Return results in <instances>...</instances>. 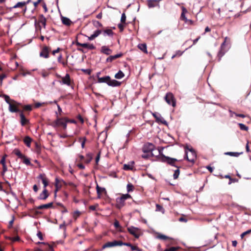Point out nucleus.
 <instances>
[{
    "mask_svg": "<svg viewBox=\"0 0 251 251\" xmlns=\"http://www.w3.org/2000/svg\"><path fill=\"white\" fill-rule=\"evenodd\" d=\"M57 118L52 123L51 126L54 127L62 126L64 129L67 128V123L69 121L66 118H59L58 117L57 113H56Z\"/></svg>",
    "mask_w": 251,
    "mask_h": 251,
    "instance_id": "f257e3e1",
    "label": "nucleus"
},
{
    "mask_svg": "<svg viewBox=\"0 0 251 251\" xmlns=\"http://www.w3.org/2000/svg\"><path fill=\"white\" fill-rule=\"evenodd\" d=\"M189 153L186 151H185V158L188 161L191 162H194L196 158V152L192 149H189Z\"/></svg>",
    "mask_w": 251,
    "mask_h": 251,
    "instance_id": "f03ea898",
    "label": "nucleus"
},
{
    "mask_svg": "<svg viewBox=\"0 0 251 251\" xmlns=\"http://www.w3.org/2000/svg\"><path fill=\"white\" fill-rule=\"evenodd\" d=\"M230 42V39L227 37H226L225 38V41L222 44L221 46V50L218 52V56L219 57V60L221 59V57L224 55L226 51V50L225 49V47L226 45V43H229Z\"/></svg>",
    "mask_w": 251,
    "mask_h": 251,
    "instance_id": "7ed1b4c3",
    "label": "nucleus"
},
{
    "mask_svg": "<svg viewBox=\"0 0 251 251\" xmlns=\"http://www.w3.org/2000/svg\"><path fill=\"white\" fill-rule=\"evenodd\" d=\"M160 158L162 162H167L168 164L173 166H176L175 165V162L177 161L176 159L166 156L163 154L161 155Z\"/></svg>",
    "mask_w": 251,
    "mask_h": 251,
    "instance_id": "20e7f679",
    "label": "nucleus"
},
{
    "mask_svg": "<svg viewBox=\"0 0 251 251\" xmlns=\"http://www.w3.org/2000/svg\"><path fill=\"white\" fill-rule=\"evenodd\" d=\"M165 100L168 104L171 105L173 107L176 106V101L172 93H167L165 97Z\"/></svg>",
    "mask_w": 251,
    "mask_h": 251,
    "instance_id": "39448f33",
    "label": "nucleus"
},
{
    "mask_svg": "<svg viewBox=\"0 0 251 251\" xmlns=\"http://www.w3.org/2000/svg\"><path fill=\"white\" fill-rule=\"evenodd\" d=\"M128 232L136 238H138L140 235V229L138 227L131 226L127 228Z\"/></svg>",
    "mask_w": 251,
    "mask_h": 251,
    "instance_id": "423d86ee",
    "label": "nucleus"
},
{
    "mask_svg": "<svg viewBox=\"0 0 251 251\" xmlns=\"http://www.w3.org/2000/svg\"><path fill=\"white\" fill-rule=\"evenodd\" d=\"M154 145L150 143H146L143 147V151L144 153H149L152 152L154 149Z\"/></svg>",
    "mask_w": 251,
    "mask_h": 251,
    "instance_id": "0eeeda50",
    "label": "nucleus"
},
{
    "mask_svg": "<svg viewBox=\"0 0 251 251\" xmlns=\"http://www.w3.org/2000/svg\"><path fill=\"white\" fill-rule=\"evenodd\" d=\"M130 198H131V196L128 194H123L121 197L118 198L116 199V201L120 206L122 207L124 205L125 201Z\"/></svg>",
    "mask_w": 251,
    "mask_h": 251,
    "instance_id": "6e6552de",
    "label": "nucleus"
},
{
    "mask_svg": "<svg viewBox=\"0 0 251 251\" xmlns=\"http://www.w3.org/2000/svg\"><path fill=\"white\" fill-rule=\"evenodd\" d=\"M152 115L155 119L156 122L158 123H161L164 125H167L166 121L158 113H152Z\"/></svg>",
    "mask_w": 251,
    "mask_h": 251,
    "instance_id": "1a4fd4ad",
    "label": "nucleus"
},
{
    "mask_svg": "<svg viewBox=\"0 0 251 251\" xmlns=\"http://www.w3.org/2000/svg\"><path fill=\"white\" fill-rule=\"evenodd\" d=\"M60 183H63L65 184H66L65 182L63 179H59L57 177H56L55 180V186L56 188L54 191L55 196H56V194L58 190L61 187V185L60 184Z\"/></svg>",
    "mask_w": 251,
    "mask_h": 251,
    "instance_id": "9d476101",
    "label": "nucleus"
},
{
    "mask_svg": "<svg viewBox=\"0 0 251 251\" xmlns=\"http://www.w3.org/2000/svg\"><path fill=\"white\" fill-rule=\"evenodd\" d=\"M62 81L60 82L62 84H65L68 86L71 85L70 77L68 74H66L65 76L61 77Z\"/></svg>",
    "mask_w": 251,
    "mask_h": 251,
    "instance_id": "9b49d317",
    "label": "nucleus"
},
{
    "mask_svg": "<svg viewBox=\"0 0 251 251\" xmlns=\"http://www.w3.org/2000/svg\"><path fill=\"white\" fill-rule=\"evenodd\" d=\"M49 48L47 47H44L40 53V56L45 58H48L49 57Z\"/></svg>",
    "mask_w": 251,
    "mask_h": 251,
    "instance_id": "f8f14e48",
    "label": "nucleus"
},
{
    "mask_svg": "<svg viewBox=\"0 0 251 251\" xmlns=\"http://www.w3.org/2000/svg\"><path fill=\"white\" fill-rule=\"evenodd\" d=\"M49 195L47 189H44L42 193L40 194L38 199L39 200H45L49 197Z\"/></svg>",
    "mask_w": 251,
    "mask_h": 251,
    "instance_id": "ddd939ff",
    "label": "nucleus"
},
{
    "mask_svg": "<svg viewBox=\"0 0 251 251\" xmlns=\"http://www.w3.org/2000/svg\"><path fill=\"white\" fill-rule=\"evenodd\" d=\"M100 51L101 53L106 55H109L112 52V50L108 47L105 46H103L101 47Z\"/></svg>",
    "mask_w": 251,
    "mask_h": 251,
    "instance_id": "4468645a",
    "label": "nucleus"
},
{
    "mask_svg": "<svg viewBox=\"0 0 251 251\" xmlns=\"http://www.w3.org/2000/svg\"><path fill=\"white\" fill-rule=\"evenodd\" d=\"M121 83L120 82L115 79H111L110 78L109 80L108 81V82L107 83V85L108 86L112 87L119 86L121 85Z\"/></svg>",
    "mask_w": 251,
    "mask_h": 251,
    "instance_id": "2eb2a0df",
    "label": "nucleus"
},
{
    "mask_svg": "<svg viewBox=\"0 0 251 251\" xmlns=\"http://www.w3.org/2000/svg\"><path fill=\"white\" fill-rule=\"evenodd\" d=\"M115 246H117V241L114 240L112 242H108L103 245L102 249H105L107 248H110Z\"/></svg>",
    "mask_w": 251,
    "mask_h": 251,
    "instance_id": "dca6fc26",
    "label": "nucleus"
},
{
    "mask_svg": "<svg viewBox=\"0 0 251 251\" xmlns=\"http://www.w3.org/2000/svg\"><path fill=\"white\" fill-rule=\"evenodd\" d=\"M122 55H123V54L122 53H120L114 55H111V56H109L108 58H107L106 61L107 62H111L113 61L114 60H115L118 58L121 57Z\"/></svg>",
    "mask_w": 251,
    "mask_h": 251,
    "instance_id": "f3484780",
    "label": "nucleus"
},
{
    "mask_svg": "<svg viewBox=\"0 0 251 251\" xmlns=\"http://www.w3.org/2000/svg\"><path fill=\"white\" fill-rule=\"evenodd\" d=\"M109 79L110 76L108 75L101 77H99L98 78V82L99 83H106L107 84Z\"/></svg>",
    "mask_w": 251,
    "mask_h": 251,
    "instance_id": "a211bd4d",
    "label": "nucleus"
},
{
    "mask_svg": "<svg viewBox=\"0 0 251 251\" xmlns=\"http://www.w3.org/2000/svg\"><path fill=\"white\" fill-rule=\"evenodd\" d=\"M53 202H51L47 204L40 205L37 207L38 209H48L52 206Z\"/></svg>",
    "mask_w": 251,
    "mask_h": 251,
    "instance_id": "6ab92c4d",
    "label": "nucleus"
},
{
    "mask_svg": "<svg viewBox=\"0 0 251 251\" xmlns=\"http://www.w3.org/2000/svg\"><path fill=\"white\" fill-rule=\"evenodd\" d=\"M38 22L39 24H41V25L45 28L46 25V19L43 15L40 16Z\"/></svg>",
    "mask_w": 251,
    "mask_h": 251,
    "instance_id": "aec40b11",
    "label": "nucleus"
},
{
    "mask_svg": "<svg viewBox=\"0 0 251 251\" xmlns=\"http://www.w3.org/2000/svg\"><path fill=\"white\" fill-rule=\"evenodd\" d=\"M61 20H62V23L64 25H68V26L70 25L72 23V21L70 20V19H69L67 17H62Z\"/></svg>",
    "mask_w": 251,
    "mask_h": 251,
    "instance_id": "412c9836",
    "label": "nucleus"
},
{
    "mask_svg": "<svg viewBox=\"0 0 251 251\" xmlns=\"http://www.w3.org/2000/svg\"><path fill=\"white\" fill-rule=\"evenodd\" d=\"M138 48L140 50H141L144 53H148V50H147V45H146V44H145V43L139 44L138 45Z\"/></svg>",
    "mask_w": 251,
    "mask_h": 251,
    "instance_id": "4be33fe9",
    "label": "nucleus"
},
{
    "mask_svg": "<svg viewBox=\"0 0 251 251\" xmlns=\"http://www.w3.org/2000/svg\"><path fill=\"white\" fill-rule=\"evenodd\" d=\"M82 47L88 50H94L96 49V47L93 44L89 43H83Z\"/></svg>",
    "mask_w": 251,
    "mask_h": 251,
    "instance_id": "5701e85b",
    "label": "nucleus"
},
{
    "mask_svg": "<svg viewBox=\"0 0 251 251\" xmlns=\"http://www.w3.org/2000/svg\"><path fill=\"white\" fill-rule=\"evenodd\" d=\"M29 2V0H28L27 2H18L16 5L13 6L14 8H18V7H22L24 6L27 3Z\"/></svg>",
    "mask_w": 251,
    "mask_h": 251,
    "instance_id": "b1692460",
    "label": "nucleus"
},
{
    "mask_svg": "<svg viewBox=\"0 0 251 251\" xmlns=\"http://www.w3.org/2000/svg\"><path fill=\"white\" fill-rule=\"evenodd\" d=\"M9 110L11 112H17L19 111L18 109L16 106L12 104L11 103L9 104Z\"/></svg>",
    "mask_w": 251,
    "mask_h": 251,
    "instance_id": "393cba45",
    "label": "nucleus"
},
{
    "mask_svg": "<svg viewBox=\"0 0 251 251\" xmlns=\"http://www.w3.org/2000/svg\"><path fill=\"white\" fill-rule=\"evenodd\" d=\"M24 142L28 147H30L31 139L29 136H26L24 140Z\"/></svg>",
    "mask_w": 251,
    "mask_h": 251,
    "instance_id": "a878e982",
    "label": "nucleus"
},
{
    "mask_svg": "<svg viewBox=\"0 0 251 251\" xmlns=\"http://www.w3.org/2000/svg\"><path fill=\"white\" fill-rule=\"evenodd\" d=\"M20 118H21V125L22 126H24L26 124V123L27 122V121L26 119L25 116H24V115L23 113H21L20 114Z\"/></svg>",
    "mask_w": 251,
    "mask_h": 251,
    "instance_id": "bb28decb",
    "label": "nucleus"
},
{
    "mask_svg": "<svg viewBox=\"0 0 251 251\" xmlns=\"http://www.w3.org/2000/svg\"><path fill=\"white\" fill-rule=\"evenodd\" d=\"M133 162L131 164H125L124 166V169L125 170H131L133 168Z\"/></svg>",
    "mask_w": 251,
    "mask_h": 251,
    "instance_id": "cd10ccee",
    "label": "nucleus"
},
{
    "mask_svg": "<svg viewBox=\"0 0 251 251\" xmlns=\"http://www.w3.org/2000/svg\"><path fill=\"white\" fill-rule=\"evenodd\" d=\"M103 33L104 36L108 35L109 36H111L113 34V32L112 31V30L111 29H108L104 30L103 31Z\"/></svg>",
    "mask_w": 251,
    "mask_h": 251,
    "instance_id": "c85d7f7f",
    "label": "nucleus"
},
{
    "mask_svg": "<svg viewBox=\"0 0 251 251\" xmlns=\"http://www.w3.org/2000/svg\"><path fill=\"white\" fill-rule=\"evenodd\" d=\"M242 152H227L225 153L226 155H229L232 156L238 157L240 154H242Z\"/></svg>",
    "mask_w": 251,
    "mask_h": 251,
    "instance_id": "c756f323",
    "label": "nucleus"
},
{
    "mask_svg": "<svg viewBox=\"0 0 251 251\" xmlns=\"http://www.w3.org/2000/svg\"><path fill=\"white\" fill-rule=\"evenodd\" d=\"M124 74L121 71H119L115 75V77L117 79H121L124 76Z\"/></svg>",
    "mask_w": 251,
    "mask_h": 251,
    "instance_id": "7c9ffc66",
    "label": "nucleus"
},
{
    "mask_svg": "<svg viewBox=\"0 0 251 251\" xmlns=\"http://www.w3.org/2000/svg\"><path fill=\"white\" fill-rule=\"evenodd\" d=\"M156 211H160L163 214L165 213V210L163 207L158 204H156Z\"/></svg>",
    "mask_w": 251,
    "mask_h": 251,
    "instance_id": "2f4dec72",
    "label": "nucleus"
},
{
    "mask_svg": "<svg viewBox=\"0 0 251 251\" xmlns=\"http://www.w3.org/2000/svg\"><path fill=\"white\" fill-rule=\"evenodd\" d=\"M156 238L163 240H165L170 238V237H169L168 236H167L165 235L160 233L158 234V235L157 236Z\"/></svg>",
    "mask_w": 251,
    "mask_h": 251,
    "instance_id": "473e14b6",
    "label": "nucleus"
},
{
    "mask_svg": "<svg viewBox=\"0 0 251 251\" xmlns=\"http://www.w3.org/2000/svg\"><path fill=\"white\" fill-rule=\"evenodd\" d=\"M97 192L98 193V195H99V197H100V194L104 191L105 190V188L99 187L98 185L97 186Z\"/></svg>",
    "mask_w": 251,
    "mask_h": 251,
    "instance_id": "72a5a7b5",
    "label": "nucleus"
},
{
    "mask_svg": "<svg viewBox=\"0 0 251 251\" xmlns=\"http://www.w3.org/2000/svg\"><path fill=\"white\" fill-rule=\"evenodd\" d=\"M14 152L15 154L20 158L25 157V155H23L19 150H15Z\"/></svg>",
    "mask_w": 251,
    "mask_h": 251,
    "instance_id": "f704fd0d",
    "label": "nucleus"
},
{
    "mask_svg": "<svg viewBox=\"0 0 251 251\" xmlns=\"http://www.w3.org/2000/svg\"><path fill=\"white\" fill-rule=\"evenodd\" d=\"M177 169L175 171L174 174L173 175V177L174 179H176L178 178L179 175V170L177 166H176Z\"/></svg>",
    "mask_w": 251,
    "mask_h": 251,
    "instance_id": "c9c22d12",
    "label": "nucleus"
},
{
    "mask_svg": "<svg viewBox=\"0 0 251 251\" xmlns=\"http://www.w3.org/2000/svg\"><path fill=\"white\" fill-rule=\"evenodd\" d=\"M238 125L239 126L241 130L247 131L248 129V127L246 125H245L243 124L239 123L238 124Z\"/></svg>",
    "mask_w": 251,
    "mask_h": 251,
    "instance_id": "e433bc0d",
    "label": "nucleus"
},
{
    "mask_svg": "<svg viewBox=\"0 0 251 251\" xmlns=\"http://www.w3.org/2000/svg\"><path fill=\"white\" fill-rule=\"evenodd\" d=\"M126 188H127V191L128 192H131L133 190V185L130 183H128L127 185Z\"/></svg>",
    "mask_w": 251,
    "mask_h": 251,
    "instance_id": "4c0bfd02",
    "label": "nucleus"
},
{
    "mask_svg": "<svg viewBox=\"0 0 251 251\" xmlns=\"http://www.w3.org/2000/svg\"><path fill=\"white\" fill-rule=\"evenodd\" d=\"M23 158L24 159V160H23L24 163H25L26 165H28V166L32 165V164L28 158H26L25 156V157H24Z\"/></svg>",
    "mask_w": 251,
    "mask_h": 251,
    "instance_id": "58836bf2",
    "label": "nucleus"
},
{
    "mask_svg": "<svg viewBox=\"0 0 251 251\" xmlns=\"http://www.w3.org/2000/svg\"><path fill=\"white\" fill-rule=\"evenodd\" d=\"M101 33V30L98 29L95 30L92 34L95 38L97 37Z\"/></svg>",
    "mask_w": 251,
    "mask_h": 251,
    "instance_id": "ea45409f",
    "label": "nucleus"
},
{
    "mask_svg": "<svg viewBox=\"0 0 251 251\" xmlns=\"http://www.w3.org/2000/svg\"><path fill=\"white\" fill-rule=\"evenodd\" d=\"M87 156L88 157V158L85 160V162L87 164H88L90 163V162L91 161L92 159V155L91 154H88Z\"/></svg>",
    "mask_w": 251,
    "mask_h": 251,
    "instance_id": "a19ab883",
    "label": "nucleus"
},
{
    "mask_svg": "<svg viewBox=\"0 0 251 251\" xmlns=\"http://www.w3.org/2000/svg\"><path fill=\"white\" fill-rule=\"evenodd\" d=\"M42 183L44 184V189H46V187L48 185V181L47 178H44L43 179V180H42Z\"/></svg>",
    "mask_w": 251,
    "mask_h": 251,
    "instance_id": "79ce46f5",
    "label": "nucleus"
},
{
    "mask_svg": "<svg viewBox=\"0 0 251 251\" xmlns=\"http://www.w3.org/2000/svg\"><path fill=\"white\" fill-rule=\"evenodd\" d=\"M126 20V16L125 13H123L121 16V22L122 23H125Z\"/></svg>",
    "mask_w": 251,
    "mask_h": 251,
    "instance_id": "37998d69",
    "label": "nucleus"
},
{
    "mask_svg": "<svg viewBox=\"0 0 251 251\" xmlns=\"http://www.w3.org/2000/svg\"><path fill=\"white\" fill-rule=\"evenodd\" d=\"M24 109L26 111H31L32 110V106L31 105H26L24 106Z\"/></svg>",
    "mask_w": 251,
    "mask_h": 251,
    "instance_id": "c03bdc74",
    "label": "nucleus"
},
{
    "mask_svg": "<svg viewBox=\"0 0 251 251\" xmlns=\"http://www.w3.org/2000/svg\"><path fill=\"white\" fill-rule=\"evenodd\" d=\"M250 233H251V229H249V230H247L246 231L242 233L241 235V237L242 238H243L244 236H245L246 235L249 234Z\"/></svg>",
    "mask_w": 251,
    "mask_h": 251,
    "instance_id": "a18cd8bd",
    "label": "nucleus"
},
{
    "mask_svg": "<svg viewBox=\"0 0 251 251\" xmlns=\"http://www.w3.org/2000/svg\"><path fill=\"white\" fill-rule=\"evenodd\" d=\"M4 99L5 101L8 104H10V97L7 95H4Z\"/></svg>",
    "mask_w": 251,
    "mask_h": 251,
    "instance_id": "49530a36",
    "label": "nucleus"
},
{
    "mask_svg": "<svg viewBox=\"0 0 251 251\" xmlns=\"http://www.w3.org/2000/svg\"><path fill=\"white\" fill-rule=\"evenodd\" d=\"M94 25L96 27H101L102 26V24L99 21H95L94 22Z\"/></svg>",
    "mask_w": 251,
    "mask_h": 251,
    "instance_id": "de8ad7c7",
    "label": "nucleus"
},
{
    "mask_svg": "<svg viewBox=\"0 0 251 251\" xmlns=\"http://www.w3.org/2000/svg\"><path fill=\"white\" fill-rule=\"evenodd\" d=\"M6 155L3 156L2 158L1 159V160L0 161V163L2 164V165H5V157Z\"/></svg>",
    "mask_w": 251,
    "mask_h": 251,
    "instance_id": "09e8293b",
    "label": "nucleus"
},
{
    "mask_svg": "<svg viewBox=\"0 0 251 251\" xmlns=\"http://www.w3.org/2000/svg\"><path fill=\"white\" fill-rule=\"evenodd\" d=\"M181 18L184 20L186 23L187 22V21H188V19H187V18L185 16V14H184V13H181Z\"/></svg>",
    "mask_w": 251,
    "mask_h": 251,
    "instance_id": "8fccbe9b",
    "label": "nucleus"
},
{
    "mask_svg": "<svg viewBox=\"0 0 251 251\" xmlns=\"http://www.w3.org/2000/svg\"><path fill=\"white\" fill-rule=\"evenodd\" d=\"M37 236H38V237L41 240H43V236H42V234L41 233V232L40 231H38L37 234Z\"/></svg>",
    "mask_w": 251,
    "mask_h": 251,
    "instance_id": "3c124183",
    "label": "nucleus"
},
{
    "mask_svg": "<svg viewBox=\"0 0 251 251\" xmlns=\"http://www.w3.org/2000/svg\"><path fill=\"white\" fill-rule=\"evenodd\" d=\"M114 226L116 228H119V227H120L119 223L117 220H115V221L114 222Z\"/></svg>",
    "mask_w": 251,
    "mask_h": 251,
    "instance_id": "603ef678",
    "label": "nucleus"
},
{
    "mask_svg": "<svg viewBox=\"0 0 251 251\" xmlns=\"http://www.w3.org/2000/svg\"><path fill=\"white\" fill-rule=\"evenodd\" d=\"M100 152H99L98 154H97V156L96 158V164H97L100 160Z\"/></svg>",
    "mask_w": 251,
    "mask_h": 251,
    "instance_id": "864d4df0",
    "label": "nucleus"
},
{
    "mask_svg": "<svg viewBox=\"0 0 251 251\" xmlns=\"http://www.w3.org/2000/svg\"><path fill=\"white\" fill-rule=\"evenodd\" d=\"M6 77V75L5 74H2L0 75V80L1 81V84L2 83V81L3 79Z\"/></svg>",
    "mask_w": 251,
    "mask_h": 251,
    "instance_id": "5fc2aeb1",
    "label": "nucleus"
},
{
    "mask_svg": "<svg viewBox=\"0 0 251 251\" xmlns=\"http://www.w3.org/2000/svg\"><path fill=\"white\" fill-rule=\"evenodd\" d=\"M37 244H41V245H46L47 247H48L50 249H51V247L50 246V245H48V244H46L44 242H38Z\"/></svg>",
    "mask_w": 251,
    "mask_h": 251,
    "instance_id": "6e6d98bb",
    "label": "nucleus"
},
{
    "mask_svg": "<svg viewBox=\"0 0 251 251\" xmlns=\"http://www.w3.org/2000/svg\"><path fill=\"white\" fill-rule=\"evenodd\" d=\"M21 74L23 76H25L27 75H31V71H27L25 73H24V72L22 73Z\"/></svg>",
    "mask_w": 251,
    "mask_h": 251,
    "instance_id": "4d7b16f0",
    "label": "nucleus"
},
{
    "mask_svg": "<svg viewBox=\"0 0 251 251\" xmlns=\"http://www.w3.org/2000/svg\"><path fill=\"white\" fill-rule=\"evenodd\" d=\"M183 53V51H181L180 50H177L176 52V55H178V56H181Z\"/></svg>",
    "mask_w": 251,
    "mask_h": 251,
    "instance_id": "13d9d810",
    "label": "nucleus"
},
{
    "mask_svg": "<svg viewBox=\"0 0 251 251\" xmlns=\"http://www.w3.org/2000/svg\"><path fill=\"white\" fill-rule=\"evenodd\" d=\"M45 103H43V104H44ZM42 104V103H40V102H37L35 104V108H38L40 106H41Z\"/></svg>",
    "mask_w": 251,
    "mask_h": 251,
    "instance_id": "bf43d9fd",
    "label": "nucleus"
},
{
    "mask_svg": "<svg viewBox=\"0 0 251 251\" xmlns=\"http://www.w3.org/2000/svg\"><path fill=\"white\" fill-rule=\"evenodd\" d=\"M78 167L80 169H84L85 166L82 164H79L77 165Z\"/></svg>",
    "mask_w": 251,
    "mask_h": 251,
    "instance_id": "052dcab7",
    "label": "nucleus"
},
{
    "mask_svg": "<svg viewBox=\"0 0 251 251\" xmlns=\"http://www.w3.org/2000/svg\"><path fill=\"white\" fill-rule=\"evenodd\" d=\"M210 172L212 173L213 171V168L209 166H207L206 167Z\"/></svg>",
    "mask_w": 251,
    "mask_h": 251,
    "instance_id": "680f3d73",
    "label": "nucleus"
},
{
    "mask_svg": "<svg viewBox=\"0 0 251 251\" xmlns=\"http://www.w3.org/2000/svg\"><path fill=\"white\" fill-rule=\"evenodd\" d=\"M38 178L41 179L42 180H43V179L44 178H47L46 177H45V175L43 174H40Z\"/></svg>",
    "mask_w": 251,
    "mask_h": 251,
    "instance_id": "e2e57ef3",
    "label": "nucleus"
},
{
    "mask_svg": "<svg viewBox=\"0 0 251 251\" xmlns=\"http://www.w3.org/2000/svg\"><path fill=\"white\" fill-rule=\"evenodd\" d=\"M85 141H86V138H83V141L81 142V147H82V148H84Z\"/></svg>",
    "mask_w": 251,
    "mask_h": 251,
    "instance_id": "0e129e2a",
    "label": "nucleus"
},
{
    "mask_svg": "<svg viewBox=\"0 0 251 251\" xmlns=\"http://www.w3.org/2000/svg\"><path fill=\"white\" fill-rule=\"evenodd\" d=\"M14 217H13L12 218V219L11 220H10L9 222V226H12V225L13 224V222H14Z\"/></svg>",
    "mask_w": 251,
    "mask_h": 251,
    "instance_id": "69168bd1",
    "label": "nucleus"
},
{
    "mask_svg": "<svg viewBox=\"0 0 251 251\" xmlns=\"http://www.w3.org/2000/svg\"><path fill=\"white\" fill-rule=\"evenodd\" d=\"M88 38L89 40L91 41L94 40L95 38V37L93 34H92L90 36L88 37Z\"/></svg>",
    "mask_w": 251,
    "mask_h": 251,
    "instance_id": "338daca9",
    "label": "nucleus"
},
{
    "mask_svg": "<svg viewBox=\"0 0 251 251\" xmlns=\"http://www.w3.org/2000/svg\"><path fill=\"white\" fill-rule=\"evenodd\" d=\"M169 249H170V250L171 251H176L177 250V247H171Z\"/></svg>",
    "mask_w": 251,
    "mask_h": 251,
    "instance_id": "774afa93",
    "label": "nucleus"
}]
</instances>
